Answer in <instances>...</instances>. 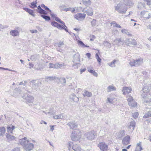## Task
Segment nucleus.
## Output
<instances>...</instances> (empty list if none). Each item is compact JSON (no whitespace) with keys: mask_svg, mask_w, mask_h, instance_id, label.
<instances>
[{"mask_svg":"<svg viewBox=\"0 0 151 151\" xmlns=\"http://www.w3.org/2000/svg\"><path fill=\"white\" fill-rule=\"evenodd\" d=\"M6 136L7 140L10 141L14 140L15 139L14 136L10 134L9 133H6Z\"/></svg>","mask_w":151,"mask_h":151,"instance_id":"obj_22","label":"nucleus"},{"mask_svg":"<svg viewBox=\"0 0 151 151\" xmlns=\"http://www.w3.org/2000/svg\"><path fill=\"white\" fill-rule=\"evenodd\" d=\"M76 12H81V11L83 12V10L84 8H83L81 6L75 7Z\"/></svg>","mask_w":151,"mask_h":151,"instance_id":"obj_47","label":"nucleus"},{"mask_svg":"<svg viewBox=\"0 0 151 151\" xmlns=\"http://www.w3.org/2000/svg\"><path fill=\"white\" fill-rule=\"evenodd\" d=\"M69 99L70 101L73 102H77L79 101L78 98L74 93H72L69 96Z\"/></svg>","mask_w":151,"mask_h":151,"instance_id":"obj_13","label":"nucleus"},{"mask_svg":"<svg viewBox=\"0 0 151 151\" xmlns=\"http://www.w3.org/2000/svg\"><path fill=\"white\" fill-rule=\"evenodd\" d=\"M38 13L40 14H44L46 15L47 14V12L42 9H41V10H39L38 12Z\"/></svg>","mask_w":151,"mask_h":151,"instance_id":"obj_52","label":"nucleus"},{"mask_svg":"<svg viewBox=\"0 0 151 151\" xmlns=\"http://www.w3.org/2000/svg\"><path fill=\"white\" fill-rule=\"evenodd\" d=\"M15 128V127L12 125L8 126L7 127V130L8 132L7 133H10L11 134H12L13 133V131Z\"/></svg>","mask_w":151,"mask_h":151,"instance_id":"obj_20","label":"nucleus"},{"mask_svg":"<svg viewBox=\"0 0 151 151\" xmlns=\"http://www.w3.org/2000/svg\"><path fill=\"white\" fill-rule=\"evenodd\" d=\"M34 68L37 70H40L42 68L41 67V64L40 62L36 63L35 65Z\"/></svg>","mask_w":151,"mask_h":151,"instance_id":"obj_31","label":"nucleus"},{"mask_svg":"<svg viewBox=\"0 0 151 151\" xmlns=\"http://www.w3.org/2000/svg\"><path fill=\"white\" fill-rule=\"evenodd\" d=\"M83 4L86 6H88L91 4L90 0H82Z\"/></svg>","mask_w":151,"mask_h":151,"instance_id":"obj_37","label":"nucleus"},{"mask_svg":"<svg viewBox=\"0 0 151 151\" xmlns=\"http://www.w3.org/2000/svg\"><path fill=\"white\" fill-rule=\"evenodd\" d=\"M116 90V88L113 85L109 86L106 88L107 92H109L111 91H114Z\"/></svg>","mask_w":151,"mask_h":151,"instance_id":"obj_24","label":"nucleus"},{"mask_svg":"<svg viewBox=\"0 0 151 151\" xmlns=\"http://www.w3.org/2000/svg\"><path fill=\"white\" fill-rule=\"evenodd\" d=\"M103 44L105 46L109 48L111 47V44L107 41L104 42Z\"/></svg>","mask_w":151,"mask_h":151,"instance_id":"obj_42","label":"nucleus"},{"mask_svg":"<svg viewBox=\"0 0 151 151\" xmlns=\"http://www.w3.org/2000/svg\"><path fill=\"white\" fill-rule=\"evenodd\" d=\"M39 58V56L36 55H32L30 58V59L33 61H36L37 60H38Z\"/></svg>","mask_w":151,"mask_h":151,"instance_id":"obj_33","label":"nucleus"},{"mask_svg":"<svg viewBox=\"0 0 151 151\" xmlns=\"http://www.w3.org/2000/svg\"><path fill=\"white\" fill-rule=\"evenodd\" d=\"M73 143L70 141H69L66 144V146L68 148L69 150L71 149L72 145L73 144Z\"/></svg>","mask_w":151,"mask_h":151,"instance_id":"obj_43","label":"nucleus"},{"mask_svg":"<svg viewBox=\"0 0 151 151\" xmlns=\"http://www.w3.org/2000/svg\"><path fill=\"white\" fill-rule=\"evenodd\" d=\"M6 132V128L4 127H0V137H3Z\"/></svg>","mask_w":151,"mask_h":151,"instance_id":"obj_29","label":"nucleus"},{"mask_svg":"<svg viewBox=\"0 0 151 151\" xmlns=\"http://www.w3.org/2000/svg\"><path fill=\"white\" fill-rule=\"evenodd\" d=\"M65 66V64L63 63H62L61 64H60L59 63H55V67L56 69L60 68L64 66Z\"/></svg>","mask_w":151,"mask_h":151,"instance_id":"obj_40","label":"nucleus"},{"mask_svg":"<svg viewBox=\"0 0 151 151\" xmlns=\"http://www.w3.org/2000/svg\"><path fill=\"white\" fill-rule=\"evenodd\" d=\"M23 98L26 100V103L28 104H32L34 101V97L32 96L29 95H25L23 96Z\"/></svg>","mask_w":151,"mask_h":151,"instance_id":"obj_6","label":"nucleus"},{"mask_svg":"<svg viewBox=\"0 0 151 151\" xmlns=\"http://www.w3.org/2000/svg\"><path fill=\"white\" fill-rule=\"evenodd\" d=\"M121 40L120 39H116L114 41V43H113V45H117V44L116 43H119V42H120Z\"/></svg>","mask_w":151,"mask_h":151,"instance_id":"obj_62","label":"nucleus"},{"mask_svg":"<svg viewBox=\"0 0 151 151\" xmlns=\"http://www.w3.org/2000/svg\"><path fill=\"white\" fill-rule=\"evenodd\" d=\"M132 91V88L130 87H124L122 89L123 94L124 95L131 93Z\"/></svg>","mask_w":151,"mask_h":151,"instance_id":"obj_14","label":"nucleus"},{"mask_svg":"<svg viewBox=\"0 0 151 151\" xmlns=\"http://www.w3.org/2000/svg\"><path fill=\"white\" fill-rule=\"evenodd\" d=\"M43 112L45 113L46 114H50V115H53L55 113V112L54 111L52 110V109H49V111L48 112H45V111H43Z\"/></svg>","mask_w":151,"mask_h":151,"instance_id":"obj_41","label":"nucleus"},{"mask_svg":"<svg viewBox=\"0 0 151 151\" xmlns=\"http://www.w3.org/2000/svg\"><path fill=\"white\" fill-rule=\"evenodd\" d=\"M121 32L123 33H125L128 35H131L129 33L127 29H124L121 30Z\"/></svg>","mask_w":151,"mask_h":151,"instance_id":"obj_53","label":"nucleus"},{"mask_svg":"<svg viewBox=\"0 0 151 151\" xmlns=\"http://www.w3.org/2000/svg\"><path fill=\"white\" fill-rule=\"evenodd\" d=\"M125 132L124 130H121L117 133L116 138L120 139L123 137L125 135Z\"/></svg>","mask_w":151,"mask_h":151,"instance_id":"obj_19","label":"nucleus"},{"mask_svg":"<svg viewBox=\"0 0 151 151\" xmlns=\"http://www.w3.org/2000/svg\"><path fill=\"white\" fill-rule=\"evenodd\" d=\"M96 21L95 19H93L91 22V25L92 27H94L96 25Z\"/></svg>","mask_w":151,"mask_h":151,"instance_id":"obj_59","label":"nucleus"},{"mask_svg":"<svg viewBox=\"0 0 151 151\" xmlns=\"http://www.w3.org/2000/svg\"><path fill=\"white\" fill-rule=\"evenodd\" d=\"M95 58H96V59L97 60V61L98 62L99 64H100L101 60V59L99 58V55L98 53H96L95 55Z\"/></svg>","mask_w":151,"mask_h":151,"instance_id":"obj_49","label":"nucleus"},{"mask_svg":"<svg viewBox=\"0 0 151 151\" xmlns=\"http://www.w3.org/2000/svg\"><path fill=\"white\" fill-rule=\"evenodd\" d=\"M151 89V86L149 83L145 85L142 88L143 93L142 94L144 99V102L147 103L151 102V94L148 92Z\"/></svg>","mask_w":151,"mask_h":151,"instance_id":"obj_1","label":"nucleus"},{"mask_svg":"<svg viewBox=\"0 0 151 151\" xmlns=\"http://www.w3.org/2000/svg\"><path fill=\"white\" fill-rule=\"evenodd\" d=\"M59 8L61 11H64L65 12L68 11V8H66V6L64 5H61L60 7Z\"/></svg>","mask_w":151,"mask_h":151,"instance_id":"obj_39","label":"nucleus"},{"mask_svg":"<svg viewBox=\"0 0 151 151\" xmlns=\"http://www.w3.org/2000/svg\"><path fill=\"white\" fill-rule=\"evenodd\" d=\"M80 61V55L78 53H76L74 56L73 62L75 63Z\"/></svg>","mask_w":151,"mask_h":151,"instance_id":"obj_32","label":"nucleus"},{"mask_svg":"<svg viewBox=\"0 0 151 151\" xmlns=\"http://www.w3.org/2000/svg\"><path fill=\"white\" fill-rule=\"evenodd\" d=\"M124 3H126L127 6H130L133 5V3L130 0H124Z\"/></svg>","mask_w":151,"mask_h":151,"instance_id":"obj_44","label":"nucleus"},{"mask_svg":"<svg viewBox=\"0 0 151 151\" xmlns=\"http://www.w3.org/2000/svg\"><path fill=\"white\" fill-rule=\"evenodd\" d=\"M23 9L29 13L31 16L35 17V14L34 13L33 10L27 8H23Z\"/></svg>","mask_w":151,"mask_h":151,"instance_id":"obj_26","label":"nucleus"},{"mask_svg":"<svg viewBox=\"0 0 151 151\" xmlns=\"http://www.w3.org/2000/svg\"><path fill=\"white\" fill-rule=\"evenodd\" d=\"M151 116V111H148V112L145 114L144 115L143 117L147 118Z\"/></svg>","mask_w":151,"mask_h":151,"instance_id":"obj_56","label":"nucleus"},{"mask_svg":"<svg viewBox=\"0 0 151 151\" xmlns=\"http://www.w3.org/2000/svg\"><path fill=\"white\" fill-rule=\"evenodd\" d=\"M137 151H141L143 150L142 145V142H139L137 144L136 149Z\"/></svg>","mask_w":151,"mask_h":151,"instance_id":"obj_30","label":"nucleus"},{"mask_svg":"<svg viewBox=\"0 0 151 151\" xmlns=\"http://www.w3.org/2000/svg\"><path fill=\"white\" fill-rule=\"evenodd\" d=\"M67 125L72 129H73L77 127V125L75 123L73 122H69L67 124Z\"/></svg>","mask_w":151,"mask_h":151,"instance_id":"obj_28","label":"nucleus"},{"mask_svg":"<svg viewBox=\"0 0 151 151\" xmlns=\"http://www.w3.org/2000/svg\"><path fill=\"white\" fill-rule=\"evenodd\" d=\"M135 66L137 67L142 65L143 62V59L142 58H139L135 60Z\"/></svg>","mask_w":151,"mask_h":151,"instance_id":"obj_23","label":"nucleus"},{"mask_svg":"<svg viewBox=\"0 0 151 151\" xmlns=\"http://www.w3.org/2000/svg\"><path fill=\"white\" fill-rule=\"evenodd\" d=\"M19 29V27H16L15 29L11 30L10 32V34L13 37L17 36L19 35V32L17 30Z\"/></svg>","mask_w":151,"mask_h":151,"instance_id":"obj_11","label":"nucleus"},{"mask_svg":"<svg viewBox=\"0 0 151 151\" xmlns=\"http://www.w3.org/2000/svg\"><path fill=\"white\" fill-rule=\"evenodd\" d=\"M82 133L78 129H75L73 131L70 136L71 140L74 141H79L81 137Z\"/></svg>","mask_w":151,"mask_h":151,"instance_id":"obj_2","label":"nucleus"},{"mask_svg":"<svg viewBox=\"0 0 151 151\" xmlns=\"http://www.w3.org/2000/svg\"><path fill=\"white\" fill-rule=\"evenodd\" d=\"M144 1L147 3L148 5H150L151 4V0H143Z\"/></svg>","mask_w":151,"mask_h":151,"instance_id":"obj_64","label":"nucleus"},{"mask_svg":"<svg viewBox=\"0 0 151 151\" xmlns=\"http://www.w3.org/2000/svg\"><path fill=\"white\" fill-rule=\"evenodd\" d=\"M83 12H85L87 15L92 16L93 14L92 9L90 7L84 8L83 10Z\"/></svg>","mask_w":151,"mask_h":151,"instance_id":"obj_10","label":"nucleus"},{"mask_svg":"<svg viewBox=\"0 0 151 151\" xmlns=\"http://www.w3.org/2000/svg\"><path fill=\"white\" fill-rule=\"evenodd\" d=\"M28 142H29V141L26 137H24L23 139H20L19 141V143L21 145L23 146V147Z\"/></svg>","mask_w":151,"mask_h":151,"instance_id":"obj_18","label":"nucleus"},{"mask_svg":"<svg viewBox=\"0 0 151 151\" xmlns=\"http://www.w3.org/2000/svg\"><path fill=\"white\" fill-rule=\"evenodd\" d=\"M96 136V133L93 130L86 132L84 134V138L90 141L94 139Z\"/></svg>","mask_w":151,"mask_h":151,"instance_id":"obj_4","label":"nucleus"},{"mask_svg":"<svg viewBox=\"0 0 151 151\" xmlns=\"http://www.w3.org/2000/svg\"><path fill=\"white\" fill-rule=\"evenodd\" d=\"M55 20L56 21L61 23L64 25V26L66 27L65 23L63 21L61 20L60 18L58 17H55Z\"/></svg>","mask_w":151,"mask_h":151,"instance_id":"obj_46","label":"nucleus"},{"mask_svg":"<svg viewBox=\"0 0 151 151\" xmlns=\"http://www.w3.org/2000/svg\"><path fill=\"white\" fill-rule=\"evenodd\" d=\"M141 17L146 19H148L151 18V14L147 11H143L141 13Z\"/></svg>","mask_w":151,"mask_h":151,"instance_id":"obj_7","label":"nucleus"},{"mask_svg":"<svg viewBox=\"0 0 151 151\" xmlns=\"http://www.w3.org/2000/svg\"><path fill=\"white\" fill-rule=\"evenodd\" d=\"M51 24L52 26L57 27V28L60 30H62L64 29L66 32H68V30L67 29V27L66 26V27H65L63 25H61L58 23L55 22H52Z\"/></svg>","mask_w":151,"mask_h":151,"instance_id":"obj_5","label":"nucleus"},{"mask_svg":"<svg viewBox=\"0 0 151 151\" xmlns=\"http://www.w3.org/2000/svg\"><path fill=\"white\" fill-rule=\"evenodd\" d=\"M129 64L131 66H135V62L134 60H130L129 62Z\"/></svg>","mask_w":151,"mask_h":151,"instance_id":"obj_51","label":"nucleus"},{"mask_svg":"<svg viewBox=\"0 0 151 151\" xmlns=\"http://www.w3.org/2000/svg\"><path fill=\"white\" fill-rule=\"evenodd\" d=\"M41 17L44 19L46 21H49L50 19V17L48 16L41 15Z\"/></svg>","mask_w":151,"mask_h":151,"instance_id":"obj_48","label":"nucleus"},{"mask_svg":"<svg viewBox=\"0 0 151 151\" xmlns=\"http://www.w3.org/2000/svg\"><path fill=\"white\" fill-rule=\"evenodd\" d=\"M58 48L57 49V50L59 52H61L62 51L64 50V48H65V45L63 42H60L57 44Z\"/></svg>","mask_w":151,"mask_h":151,"instance_id":"obj_16","label":"nucleus"},{"mask_svg":"<svg viewBox=\"0 0 151 151\" xmlns=\"http://www.w3.org/2000/svg\"><path fill=\"white\" fill-rule=\"evenodd\" d=\"M126 3H120L115 6V10L120 14L125 13L127 9Z\"/></svg>","mask_w":151,"mask_h":151,"instance_id":"obj_3","label":"nucleus"},{"mask_svg":"<svg viewBox=\"0 0 151 151\" xmlns=\"http://www.w3.org/2000/svg\"><path fill=\"white\" fill-rule=\"evenodd\" d=\"M139 115V114L138 112H135L132 115V117L136 119L137 118L138 116Z\"/></svg>","mask_w":151,"mask_h":151,"instance_id":"obj_60","label":"nucleus"},{"mask_svg":"<svg viewBox=\"0 0 151 151\" xmlns=\"http://www.w3.org/2000/svg\"><path fill=\"white\" fill-rule=\"evenodd\" d=\"M33 148L34 145L32 143H29V142H28L24 147V149L26 151L31 150L33 149Z\"/></svg>","mask_w":151,"mask_h":151,"instance_id":"obj_15","label":"nucleus"},{"mask_svg":"<svg viewBox=\"0 0 151 151\" xmlns=\"http://www.w3.org/2000/svg\"><path fill=\"white\" fill-rule=\"evenodd\" d=\"M111 24H113L114 27H117L121 28V27L118 24H117L115 22H114L111 23Z\"/></svg>","mask_w":151,"mask_h":151,"instance_id":"obj_57","label":"nucleus"},{"mask_svg":"<svg viewBox=\"0 0 151 151\" xmlns=\"http://www.w3.org/2000/svg\"><path fill=\"white\" fill-rule=\"evenodd\" d=\"M127 98L129 105H133L131 103V102H133L134 101L133 98L129 95L128 96Z\"/></svg>","mask_w":151,"mask_h":151,"instance_id":"obj_36","label":"nucleus"},{"mask_svg":"<svg viewBox=\"0 0 151 151\" xmlns=\"http://www.w3.org/2000/svg\"><path fill=\"white\" fill-rule=\"evenodd\" d=\"M49 66L50 68H56L55 63L54 64L50 63L49 64Z\"/></svg>","mask_w":151,"mask_h":151,"instance_id":"obj_55","label":"nucleus"},{"mask_svg":"<svg viewBox=\"0 0 151 151\" xmlns=\"http://www.w3.org/2000/svg\"><path fill=\"white\" fill-rule=\"evenodd\" d=\"M124 43L126 44V45H129L131 44V41H130V40L129 39H127L124 41Z\"/></svg>","mask_w":151,"mask_h":151,"instance_id":"obj_61","label":"nucleus"},{"mask_svg":"<svg viewBox=\"0 0 151 151\" xmlns=\"http://www.w3.org/2000/svg\"><path fill=\"white\" fill-rule=\"evenodd\" d=\"M53 118L56 119H61L63 118V114H60L53 116Z\"/></svg>","mask_w":151,"mask_h":151,"instance_id":"obj_38","label":"nucleus"},{"mask_svg":"<svg viewBox=\"0 0 151 151\" xmlns=\"http://www.w3.org/2000/svg\"><path fill=\"white\" fill-rule=\"evenodd\" d=\"M116 60H114L112 62H111L109 63H108V65L110 67H114L115 66V62H116Z\"/></svg>","mask_w":151,"mask_h":151,"instance_id":"obj_50","label":"nucleus"},{"mask_svg":"<svg viewBox=\"0 0 151 151\" xmlns=\"http://www.w3.org/2000/svg\"><path fill=\"white\" fill-rule=\"evenodd\" d=\"M72 148L74 151H84L77 144L73 145L72 147Z\"/></svg>","mask_w":151,"mask_h":151,"instance_id":"obj_21","label":"nucleus"},{"mask_svg":"<svg viewBox=\"0 0 151 151\" xmlns=\"http://www.w3.org/2000/svg\"><path fill=\"white\" fill-rule=\"evenodd\" d=\"M83 95L84 97L86 96L90 97L92 96V93L91 92L86 91L83 94Z\"/></svg>","mask_w":151,"mask_h":151,"instance_id":"obj_35","label":"nucleus"},{"mask_svg":"<svg viewBox=\"0 0 151 151\" xmlns=\"http://www.w3.org/2000/svg\"><path fill=\"white\" fill-rule=\"evenodd\" d=\"M37 81H32L30 82V84L32 85V88L36 89L38 87Z\"/></svg>","mask_w":151,"mask_h":151,"instance_id":"obj_25","label":"nucleus"},{"mask_svg":"<svg viewBox=\"0 0 151 151\" xmlns=\"http://www.w3.org/2000/svg\"><path fill=\"white\" fill-rule=\"evenodd\" d=\"M68 9H69L68 11H70L72 13H73L76 11V10L75 7L74 8L69 7L68 8Z\"/></svg>","mask_w":151,"mask_h":151,"instance_id":"obj_63","label":"nucleus"},{"mask_svg":"<svg viewBox=\"0 0 151 151\" xmlns=\"http://www.w3.org/2000/svg\"><path fill=\"white\" fill-rule=\"evenodd\" d=\"M86 14L84 13H78L74 16L75 18L78 20L81 21L85 18Z\"/></svg>","mask_w":151,"mask_h":151,"instance_id":"obj_9","label":"nucleus"},{"mask_svg":"<svg viewBox=\"0 0 151 151\" xmlns=\"http://www.w3.org/2000/svg\"><path fill=\"white\" fill-rule=\"evenodd\" d=\"M41 6L42 8L45 9L46 10H49L50 12H51V11L49 9V8L47 7V6H45L44 4H41Z\"/></svg>","mask_w":151,"mask_h":151,"instance_id":"obj_58","label":"nucleus"},{"mask_svg":"<svg viewBox=\"0 0 151 151\" xmlns=\"http://www.w3.org/2000/svg\"><path fill=\"white\" fill-rule=\"evenodd\" d=\"M37 2L36 1H35V2H32L30 4V8L32 9H33L35 7H36L37 6Z\"/></svg>","mask_w":151,"mask_h":151,"instance_id":"obj_45","label":"nucleus"},{"mask_svg":"<svg viewBox=\"0 0 151 151\" xmlns=\"http://www.w3.org/2000/svg\"><path fill=\"white\" fill-rule=\"evenodd\" d=\"M99 147L101 151H106L108 148V146L105 142H100L99 144Z\"/></svg>","mask_w":151,"mask_h":151,"instance_id":"obj_12","label":"nucleus"},{"mask_svg":"<svg viewBox=\"0 0 151 151\" xmlns=\"http://www.w3.org/2000/svg\"><path fill=\"white\" fill-rule=\"evenodd\" d=\"M130 137L129 135H127L124 137L122 141V144L124 145H127L130 143Z\"/></svg>","mask_w":151,"mask_h":151,"instance_id":"obj_8","label":"nucleus"},{"mask_svg":"<svg viewBox=\"0 0 151 151\" xmlns=\"http://www.w3.org/2000/svg\"><path fill=\"white\" fill-rule=\"evenodd\" d=\"M115 99V98H113L112 96H110L109 97L107 98L106 100V103H110L113 104L114 100Z\"/></svg>","mask_w":151,"mask_h":151,"instance_id":"obj_27","label":"nucleus"},{"mask_svg":"<svg viewBox=\"0 0 151 151\" xmlns=\"http://www.w3.org/2000/svg\"><path fill=\"white\" fill-rule=\"evenodd\" d=\"M89 72L92 74L93 76H95L97 77L98 75V74L95 71V70H89Z\"/></svg>","mask_w":151,"mask_h":151,"instance_id":"obj_54","label":"nucleus"},{"mask_svg":"<svg viewBox=\"0 0 151 151\" xmlns=\"http://www.w3.org/2000/svg\"><path fill=\"white\" fill-rule=\"evenodd\" d=\"M76 40L78 43V45L79 46H81V47L83 48L84 47H89L88 46L85 45L82 41L80 40H78L77 39H76Z\"/></svg>","mask_w":151,"mask_h":151,"instance_id":"obj_34","label":"nucleus"},{"mask_svg":"<svg viewBox=\"0 0 151 151\" xmlns=\"http://www.w3.org/2000/svg\"><path fill=\"white\" fill-rule=\"evenodd\" d=\"M135 125V122L134 121H132L130 122L128 124V129L131 132L134 130Z\"/></svg>","mask_w":151,"mask_h":151,"instance_id":"obj_17","label":"nucleus"}]
</instances>
